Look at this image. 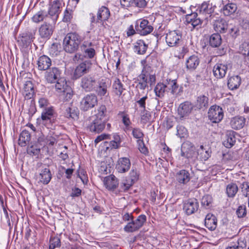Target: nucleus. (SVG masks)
Here are the masks:
<instances>
[{"label":"nucleus","instance_id":"nucleus-1","mask_svg":"<svg viewBox=\"0 0 249 249\" xmlns=\"http://www.w3.org/2000/svg\"><path fill=\"white\" fill-rule=\"evenodd\" d=\"M84 38L76 33H68L63 40L64 49L68 53L76 51Z\"/></svg>","mask_w":249,"mask_h":249},{"label":"nucleus","instance_id":"nucleus-2","mask_svg":"<svg viewBox=\"0 0 249 249\" xmlns=\"http://www.w3.org/2000/svg\"><path fill=\"white\" fill-rule=\"evenodd\" d=\"M181 155L186 158L190 163H194L197 159L196 147L189 141H186L182 144Z\"/></svg>","mask_w":249,"mask_h":249},{"label":"nucleus","instance_id":"nucleus-3","mask_svg":"<svg viewBox=\"0 0 249 249\" xmlns=\"http://www.w3.org/2000/svg\"><path fill=\"white\" fill-rule=\"evenodd\" d=\"M137 80L138 83L136 88L138 89L144 90L148 88V84L151 86L155 84L156 77L154 75L150 74L144 69H143L141 73L138 76Z\"/></svg>","mask_w":249,"mask_h":249},{"label":"nucleus","instance_id":"nucleus-4","mask_svg":"<svg viewBox=\"0 0 249 249\" xmlns=\"http://www.w3.org/2000/svg\"><path fill=\"white\" fill-rule=\"evenodd\" d=\"M98 104V99L96 95L89 93L84 96L81 100L79 107L84 111H87L93 108Z\"/></svg>","mask_w":249,"mask_h":249},{"label":"nucleus","instance_id":"nucleus-5","mask_svg":"<svg viewBox=\"0 0 249 249\" xmlns=\"http://www.w3.org/2000/svg\"><path fill=\"white\" fill-rule=\"evenodd\" d=\"M146 221V216L144 214L140 215L137 218L129 222L124 227V230L127 232H133L138 231L142 227Z\"/></svg>","mask_w":249,"mask_h":249},{"label":"nucleus","instance_id":"nucleus-6","mask_svg":"<svg viewBox=\"0 0 249 249\" xmlns=\"http://www.w3.org/2000/svg\"><path fill=\"white\" fill-rule=\"evenodd\" d=\"M64 2L62 0H54L51 2L48 10V14L53 22H56L60 13Z\"/></svg>","mask_w":249,"mask_h":249},{"label":"nucleus","instance_id":"nucleus-7","mask_svg":"<svg viewBox=\"0 0 249 249\" xmlns=\"http://www.w3.org/2000/svg\"><path fill=\"white\" fill-rule=\"evenodd\" d=\"M135 29L141 35L145 36L151 33L153 27L150 22L146 19H139L136 22Z\"/></svg>","mask_w":249,"mask_h":249},{"label":"nucleus","instance_id":"nucleus-8","mask_svg":"<svg viewBox=\"0 0 249 249\" xmlns=\"http://www.w3.org/2000/svg\"><path fill=\"white\" fill-rule=\"evenodd\" d=\"M181 39L182 34L177 30L168 32L165 37L166 42L170 47L177 46L181 42Z\"/></svg>","mask_w":249,"mask_h":249},{"label":"nucleus","instance_id":"nucleus-9","mask_svg":"<svg viewBox=\"0 0 249 249\" xmlns=\"http://www.w3.org/2000/svg\"><path fill=\"white\" fill-rule=\"evenodd\" d=\"M97 85V80L90 75L84 76L81 79V87L86 92L93 91Z\"/></svg>","mask_w":249,"mask_h":249},{"label":"nucleus","instance_id":"nucleus-10","mask_svg":"<svg viewBox=\"0 0 249 249\" xmlns=\"http://www.w3.org/2000/svg\"><path fill=\"white\" fill-rule=\"evenodd\" d=\"M208 117L213 123L220 122L223 118L222 108L216 105L211 106L208 111Z\"/></svg>","mask_w":249,"mask_h":249},{"label":"nucleus","instance_id":"nucleus-11","mask_svg":"<svg viewBox=\"0 0 249 249\" xmlns=\"http://www.w3.org/2000/svg\"><path fill=\"white\" fill-rule=\"evenodd\" d=\"M61 71L58 68H50L44 73L45 81L50 84H54L61 77Z\"/></svg>","mask_w":249,"mask_h":249},{"label":"nucleus","instance_id":"nucleus-12","mask_svg":"<svg viewBox=\"0 0 249 249\" xmlns=\"http://www.w3.org/2000/svg\"><path fill=\"white\" fill-rule=\"evenodd\" d=\"M91 62L90 60H85L78 65L75 69L73 73V77L75 79H78L83 75L89 72L91 66Z\"/></svg>","mask_w":249,"mask_h":249},{"label":"nucleus","instance_id":"nucleus-13","mask_svg":"<svg viewBox=\"0 0 249 249\" xmlns=\"http://www.w3.org/2000/svg\"><path fill=\"white\" fill-rule=\"evenodd\" d=\"M164 84L166 90L170 91V93L176 96H179L180 93L182 92V88H178V85L177 84V80L167 79L164 81Z\"/></svg>","mask_w":249,"mask_h":249},{"label":"nucleus","instance_id":"nucleus-14","mask_svg":"<svg viewBox=\"0 0 249 249\" xmlns=\"http://www.w3.org/2000/svg\"><path fill=\"white\" fill-rule=\"evenodd\" d=\"M197 13H193L191 14H188L186 16V22L189 27L191 28L190 25L193 29L200 26L202 23V19L203 18L201 16H199Z\"/></svg>","mask_w":249,"mask_h":249},{"label":"nucleus","instance_id":"nucleus-15","mask_svg":"<svg viewBox=\"0 0 249 249\" xmlns=\"http://www.w3.org/2000/svg\"><path fill=\"white\" fill-rule=\"evenodd\" d=\"M106 124L92 118L87 128L89 131L99 133L102 132L105 127Z\"/></svg>","mask_w":249,"mask_h":249},{"label":"nucleus","instance_id":"nucleus-16","mask_svg":"<svg viewBox=\"0 0 249 249\" xmlns=\"http://www.w3.org/2000/svg\"><path fill=\"white\" fill-rule=\"evenodd\" d=\"M53 26L46 22L42 24L39 28V35L41 38L48 39L52 36L53 32Z\"/></svg>","mask_w":249,"mask_h":249},{"label":"nucleus","instance_id":"nucleus-17","mask_svg":"<svg viewBox=\"0 0 249 249\" xmlns=\"http://www.w3.org/2000/svg\"><path fill=\"white\" fill-rule=\"evenodd\" d=\"M34 38V35L31 32H25L22 33L18 37V40L19 45L23 48H26L29 47Z\"/></svg>","mask_w":249,"mask_h":249},{"label":"nucleus","instance_id":"nucleus-18","mask_svg":"<svg viewBox=\"0 0 249 249\" xmlns=\"http://www.w3.org/2000/svg\"><path fill=\"white\" fill-rule=\"evenodd\" d=\"M55 118V112L52 107L44 108L42 111L41 118L44 124L51 123Z\"/></svg>","mask_w":249,"mask_h":249},{"label":"nucleus","instance_id":"nucleus-19","mask_svg":"<svg viewBox=\"0 0 249 249\" xmlns=\"http://www.w3.org/2000/svg\"><path fill=\"white\" fill-rule=\"evenodd\" d=\"M198 206V203L196 199H189L184 203L183 210L188 215H190L197 210Z\"/></svg>","mask_w":249,"mask_h":249},{"label":"nucleus","instance_id":"nucleus-20","mask_svg":"<svg viewBox=\"0 0 249 249\" xmlns=\"http://www.w3.org/2000/svg\"><path fill=\"white\" fill-rule=\"evenodd\" d=\"M199 16L203 18H207V16L213 12L212 6L208 2L204 1L197 9Z\"/></svg>","mask_w":249,"mask_h":249},{"label":"nucleus","instance_id":"nucleus-21","mask_svg":"<svg viewBox=\"0 0 249 249\" xmlns=\"http://www.w3.org/2000/svg\"><path fill=\"white\" fill-rule=\"evenodd\" d=\"M130 166L131 163L128 158H121L118 160L116 168L119 173H124L130 169Z\"/></svg>","mask_w":249,"mask_h":249},{"label":"nucleus","instance_id":"nucleus-22","mask_svg":"<svg viewBox=\"0 0 249 249\" xmlns=\"http://www.w3.org/2000/svg\"><path fill=\"white\" fill-rule=\"evenodd\" d=\"M37 64L39 70L47 71L52 65V61L48 56L43 55L39 57Z\"/></svg>","mask_w":249,"mask_h":249},{"label":"nucleus","instance_id":"nucleus-23","mask_svg":"<svg viewBox=\"0 0 249 249\" xmlns=\"http://www.w3.org/2000/svg\"><path fill=\"white\" fill-rule=\"evenodd\" d=\"M103 182L106 188L109 190L116 189L119 184L117 178L113 175L105 177Z\"/></svg>","mask_w":249,"mask_h":249},{"label":"nucleus","instance_id":"nucleus-24","mask_svg":"<svg viewBox=\"0 0 249 249\" xmlns=\"http://www.w3.org/2000/svg\"><path fill=\"white\" fill-rule=\"evenodd\" d=\"M227 70V65L221 63H217L215 64L213 67V75L217 78H222L225 76Z\"/></svg>","mask_w":249,"mask_h":249},{"label":"nucleus","instance_id":"nucleus-25","mask_svg":"<svg viewBox=\"0 0 249 249\" xmlns=\"http://www.w3.org/2000/svg\"><path fill=\"white\" fill-rule=\"evenodd\" d=\"M199 63L200 60L198 57L196 55H192L186 60V68L190 71H193L197 68Z\"/></svg>","mask_w":249,"mask_h":249},{"label":"nucleus","instance_id":"nucleus-26","mask_svg":"<svg viewBox=\"0 0 249 249\" xmlns=\"http://www.w3.org/2000/svg\"><path fill=\"white\" fill-rule=\"evenodd\" d=\"M214 30L220 33H225L228 31V24L226 21L222 18H218L213 22Z\"/></svg>","mask_w":249,"mask_h":249},{"label":"nucleus","instance_id":"nucleus-27","mask_svg":"<svg viewBox=\"0 0 249 249\" xmlns=\"http://www.w3.org/2000/svg\"><path fill=\"white\" fill-rule=\"evenodd\" d=\"M22 94L26 99H31L34 94V85L30 81H27L24 84Z\"/></svg>","mask_w":249,"mask_h":249},{"label":"nucleus","instance_id":"nucleus-28","mask_svg":"<svg viewBox=\"0 0 249 249\" xmlns=\"http://www.w3.org/2000/svg\"><path fill=\"white\" fill-rule=\"evenodd\" d=\"M92 118L106 124L108 120L106 106L105 105L100 106L98 108L96 114Z\"/></svg>","mask_w":249,"mask_h":249},{"label":"nucleus","instance_id":"nucleus-29","mask_svg":"<svg viewBox=\"0 0 249 249\" xmlns=\"http://www.w3.org/2000/svg\"><path fill=\"white\" fill-rule=\"evenodd\" d=\"M246 123V119L242 117L237 116L231 118L230 122L231 127L234 129H240L242 128Z\"/></svg>","mask_w":249,"mask_h":249},{"label":"nucleus","instance_id":"nucleus-30","mask_svg":"<svg viewBox=\"0 0 249 249\" xmlns=\"http://www.w3.org/2000/svg\"><path fill=\"white\" fill-rule=\"evenodd\" d=\"M193 109L192 104L188 102H185L181 104L178 108V113L180 117H184L188 115Z\"/></svg>","mask_w":249,"mask_h":249},{"label":"nucleus","instance_id":"nucleus-31","mask_svg":"<svg viewBox=\"0 0 249 249\" xmlns=\"http://www.w3.org/2000/svg\"><path fill=\"white\" fill-rule=\"evenodd\" d=\"M205 226L211 231H214L217 227V219L212 214L208 213L205 219Z\"/></svg>","mask_w":249,"mask_h":249},{"label":"nucleus","instance_id":"nucleus-32","mask_svg":"<svg viewBox=\"0 0 249 249\" xmlns=\"http://www.w3.org/2000/svg\"><path fill=\"white\" fill-rule=\"evenodd\" d=\"M147 49V45L142 40H139L133 44V49L138 54H143Z\"/></svg>","mask_w":249,"mask_h":249},{"label":"nucleus","instance_id":"nucleus-33","mask_svg":"<svg viewBox=\"0 0 249 249\" xmlns=\"http://www.w3.org/2000/svg\"><path fill=\"white\" fill-rule=\"evenodd\" d=\"M107 85L105 79H101L97 81V85L95 89L96 93L99 96H103L106 95L107 92Z\"/></svg>","mask_w":249,"mask_h":249},{"label":"nucleus","instance_id":"nucleus-34","mask_svg":"<svg viewBox=\"0 0 249 249\" xmlns=\"http://www.w3.org/2000/svg\"><path fill=\"white\" fill-rule=\"evenodd\" d=\"M38 178L39 181L44 184H47L52 178V175L49 169L45 168L39 173Z\"/></svg>","mask_w":249,"mask_h":249},{"label":"nucleus","instance_id":"nucleus-35","mask_svg":"<svg viewBox=\"0 0 249 249\" xmlns=\"http://www.w3.org/2000/svg\"><path fill=\"white\" fill-rule=\"evenodd\" d=\"M110 17V11L109 9L105 7L102 6L98 10L97 13V21L102 22L108 19Z\"/></svg>","mask_w":249,"mask_h":249},{"label":"nucleus","instance_id":"nucleus-36","mask_svg":"<svg viewBox=\"0 0 249 249\" xmlns=\"http://www.w3.org/2000/svg\"><path fill=\"white\" fill-rule=\"evenodd\" d=\"M235 142L234 132L233 131H228L226 135L225 140L223 142L224 145L227 148H231L234 144Z\"/></svg>","mask_w":249,"mask_h":249},{"label":"nucleus","instance_id":"nucleus-37","mask_svg":"<svg viewBox=\"0 0 249 249\" xmlns=\"http://www.w3.org/2000/svg\"><path fill=\"white\" fill-rule=\"evenodd\" d=\"M196 106L199 109H205L209 106V98L204 95H201L197 97Z\"/></svg>","mask_w":249,"mask_h":249},{"label":"nucleus","instance_id":"nucleus-38","mask_svg":"<svg viewBox=\"0 0 249 249\" xmlns=\"http://www.w3.org/2000/svg\"><path fill=\"white\" fill-rule=\"evenodd\" d=\"M176 178L179 183L186 184L190 179V173L185 170H181L177 174Z\"/></svg>","mask_w":249,"mask_h":249},{"label":"nucleus","instance_id":"nucleus-39","mask_svg":"<svg viewBox=\"0 0 249 249\" xmlns=\"http://www.w3.org/2000/svg\"><path fill=\"white\" fill-rule=\"evenodd\" d=\"M241 79L238 75L231 77L228 82V86L231 90L237 89L241 84Z\"/></svg>","mask_w":249,"mask_h":249},{"label":"nucleus","instance_id":"nucleus-40","mask_svg":"<svg viewBox=\"0 0 249 249\" xmlns=\"http://www.w3.org/2000/svg\"><path fill=\"white\" fill-rule=\"evenodd\" d=\"M55 89L59 92H65L69 88L65 79L63 77H60L55 83Z\"/></svg>","mask_w":249,"mask_h":249},{"label":"nucleus","instance_id":"nucleus-41","mask_svg":"<svg viewBox=\"0 0 249 249\" xmlns=\"http://www.w3.org/2000/svg\"><path fill=\"white\" fill-rule=\"evenodd\" d=\"M30 140V134L26 130H23L20 134L18 139V144L21 146H25Z\"/></svg>","mask_w":249,"mask_h":249},{"label":"nucleus","instance_id":"nucleus-42","mask_svg":"<svg viewBox=\"0 0 249 249\" xmlns=\"http://www.w3.org/2000/svg\"><path fill=\"white\" fill-rule=\"evenodd\" d=\"M221 36L218 33L212 34L209 39L210 44L213 47L219 46L221 44Z\"/></svg>","mask_w":249,"mask_h":249},{"label":"nucleus","instance_id":"nucleus-43","mask_svg":"<svg viewBox=\"0 0 249 249\" xmlns=\"http://www.w3.org/2000/svg\"><path fill=\"white\" fill-rule=\"evenodd\" d=\"M196 153L197 157L202 161H206L210 157V153L203 145H201L199 149H197Z\"/></svg>","mask_w":249,"mask_h":249},{"label":"nucleus","instance_id":"nucleus-44","mask_svg":"<svg viewBox=\"0 0 249 249\" xmlns=\"http://www.w3.org/2000/svg\"><path fill=\"white\" fill-rule=\"evenodd\" d=\"M238 190L237 185L234 183L229 184L226 187V194L228 197H233Z\"/></svg>","mask_w":249,"mask_h":249},{"label":"nucleus","instance_id":"nucleus-45","mask_svg":"<svg viewBox=\"0 0 249 249\" xmlns=\"http://www.w3.org/2000/svg\"><path fill=\"white\" fill-rule=\"evenodd\" d=\"M167 91L164 83H158L154 88V92L156 96L162 98L164 96L165 92Z\"/></svg>","mask_w":249,"mask_h":249},{"label":"nucleus","instance_id":"nucleus-46","mask_svg":"<svg viewBox=\"0 0 249 249\" xmlns=\"http://www.w3.org/2000/svg\"><path fill=\"white\" fill-rule=\"evenodd\" d=\"M47 13L44 10H40L36 13L32 18L33 22L38 23L42 21L47 17Z\"/></svg>","mask_w":249,"mask_h":249},{"label":"nucleus","instance_id":"nucleus-47","mask_svg":"<svg viewBox=\"0 0 249 249\" xmlns=\"http://www.w3.org/2000/svg\"><path fill=\"white\" fill-rule=\"evenodd\" d=\"M237 9V6L235 3H229L223 7V12L225 16H228L234 13Z\"/></svg>","mask_w":249,"mask_h":249},{"label":"nucleus","instance_id":"nucleus-48","mask_svg":"<svg viewBox=\"0 0 249 249\" xmlns=\"http://www.w3.org/2000/svg\"><path fill=\"white\" fill-rule=\"evenodd\" d=\"M64 114L65 117L67 118H71L75 119L78 117V111L77 109H75L74 107H71L69 105H68L66 108Z\"/></svg>","mask_w":249,"mask_h":249},{"label":"nucleus","instance_id":"nucleus-49","mask_svg":"<svg viewBox=\"0 0 249 249\" xmlns=\"http://www.w3.org/2000/svg\"><path fill=\"white\" fill-rule=\"evenodd\" d=\"M113 91L117 95H121L124 89L121 81L119 79H116L113 84Z\"/></svg>","mask_w":249,"mask_h":249},{"label":"nucleus","instance_id":"nucleus-50","mask_svg":"<svg viewBox=\"0 0 249 249\" xmlns=\"http://www.w3.org/2000/svg\"><path fill=\"white\" fill-rule=\"evenodd\" d=\"M61 246L60 239L57 236L51 237L49 249H54Z\"/></svg>","mask_w":249,"mask_h":249},{"label":"nucleus","instance_id":"nucleus-51","mask_svg":"<svg viewBox=\"0 0 249 249\" xmlns=\"http://www.w3.org/2000/svg\"><path fill=\"white\" fill-rule=\"evenodd\" d=\"M213 198L210 195L204 196L201 199V204L205 209H209L212 206Z\"/></svg>","mask_w":249,"mask_h":249},{"label":"nucleus","instance_id":"nucleus-52","mask_svg":"<svg viewBox=\"0 0 249 249\" xmlns=\"http://www.w3.org/2000/svg\"><path fill=\"white\" fill-rule=\"evenodd\" d=\"M245 244L242 241H237L230 243L229 246L226 249H244Z\"/></svg>","mask_w":249,"mask_h":249},{"label":"nucleus","instance_id":"nucleus-53","mask_svg":"<svg viewBox=\"0 0 249 249\" xmlns=\"http://www.w3.org/2000/svg\"><path fill=\"white\" fill-rule=\"evenodd\" d=\"M151 117V115L150 112L146 110L145 109H142L141 114V121L143 123L145 124L150 121Z\"/></svg>","mask_w":249,"mask_h":249},{"label":"nucleus","instance_id":"nucleus-54","mask_svg":"<svg viewBox=\"0 0 249 249\" xmlns=\"http://www.w3.org/2000/svg\"><path fill=\"white\" fill-rule=\"evenodd\" d=\"M133 184L132 181L128 178L123 180L120 184L121 191L124 192L127 191Z\"/></svg>","mask_w":249,"mask_h":249},{"label":"nucleus","instance_id":"nucleus-55","mask_svg":"<svg viewBox=\"0 0 249 249\" xmlns=\"http://www.w3.org/2000/svg\"><path fill=\"white\" fill-rule=\"evenodd\" d=\"M121 116L122 118V122L125 125V129L127 130H129L130 128V125L131 124V122L130 120L128 115L126 114L124 112H122Z\"/></svg>","mask_w":249,"mask_h":249},{"label":"nucleus","instance_id":"nucleus-56","mask_svg":"<svg viewBox=\"0 0 249 249\" xmlns=\"http://www.w3.org/2000/svg\"><path fill=\"white\" fill-rule=\"evenodd\" d=\"M240 52L243 55L249 56V43L245 42L240 47Z\"/></svg>","mask_w":249,"mask_h":249},{"label":"nucleus","instance_id":"nucleus-57","mask_svg":"<svg viewBox=\"0 0 249 249\" xmlns=\"http://www.w3.org/2000/svg\"><path fill=\"white\" fill-rule=\"evenodd\" d=\"M78 176L81 179L83 184H87L88 182V178L86 172L83 169L78 170Z\"/></svg>","mask_w":249,"mask_h":249},{"label":"nucleus","instance_id":"nucleus-58","mask_svg":"<svg viewBox=\"0 0 249 249\" xmlns=\"http://www.w3.org/2000/svg\"><path fill=\"white\" fill-rule=\"evenodd\" d=\"M139 174L136 169H132L129 173V178L134 183L139 178Z\"/></svg>","mask_w":249,"mask_h":249},{"label":"nucleus","instance_id":"nucleus-59","mask_svg":"<svg viewBox=\"0 0 249 249\" xmlns=\"http://www.w3.org/2000/svg\"><path fill=\"white\" fill-rule=\"evenodd\" d=\"M132 135L136 138L139 139L138 140H142L143 136V134L142 130L138 128H133L132 130Z\"/></svg>","mask_w":249,"mask_h":249},{"label":"nucleus","instance_id":"nucleus-60","mask_svg":"<svg viewBox=\"0 0 249 249\" xmlns=\"http://www.w3.org/2000/svg\"><path fill=\"white\" fill-rule=\"evenodd\" d=\"M177 135L180 138H184L187 135V129L182 125H178L177 127Z\"/></svg>","mask_w":249,"mask_h":249},{"label":"nucleus","instance_id":"nucleus-61","mask_svg":"<svg viewBox=\"0 0 249 249\" xmlns=\"http://www.w3.org/2000/svg\"><path fill=\"white\" fill-rule=\"evenodd\" d=\"M241 191L243 195L246 197H249V183L243 182L241 185Z\"/></svg>","mask_w":249,"mask_h":249},{"label":"nucleus","instance_id":"nucleus-62","mask_svg":"<svg viewBox=\"0 0 249 249\" xmlns=\"http://www.w3.org/2000/svg\"><path fill=\"white\" fill-rule=\"evenodd\" d=\"M236 214L238 217H243L246 215V207L241 205L238 207L236 210Z\"/></svg>","mask_w":249,"mask_h":249},{"label":"nucleus","instance_id":"nucleus-63","mask_svg":"<svg viewBox=\"0 0 249 249\" xmlns=\"http://www.w3.org/2000/svg\"><path fill=\"white\" fill-rule=\"evenodd\" d=\"M227 32H228L232 36H236L239 32V30L237 27L234 26L228 25V31Z\"/></svg>","mask_w":249,"mask_h":249},{"label":"nucleus","instance_id":"nucleus-64","mask_svg":"<svg viewBox=\"0 0 249 249\" xmlns=\"http://www.w3.org/2000/svg\"><path fill=\"white\" fill-rule=\"evenodd\" d=\"M39 107L41 108H47V106L49 105V101L48 99L45 97H41L38 100Z\"/></svg>","mask_w":249,"mask_h":249}]
</instances>
